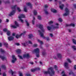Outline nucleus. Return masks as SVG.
<instances>
[{
	"label": "nucleus",
	"mask_w": 76,
	"mask_h": 76,
	"mask_svg": "<svg viewBox=\"0 0 76 76\" xmlns=\"http://www.w3.org/2000/svg\"><path fill=\"white\" fill-rule=\"evenodd\" d=\"M51 72L53 75H54V73H55V72L52 67H50L49 68H48V71L44 72V73L45 75H47L48 74L50 75V74H51Z\"/></svg>",
	"instance_id": "obj_1"
},
{
	"label": "nucleus",
	"mask_w": 76,
	"mask_h": 76,
	"mask_svg": "<svg viewBox=\"0 0 76 76\" xmlns=\"http://www.w3.org/2000/svg\"><path fill=\"white\" fill-rule=\"evenodd\" d=\"M38 31L40 35H41V37H43L44 39L46 38L47 39L46 40L47 41H49V38L48 37L47 38H46V37H45L44 36V34L43 33H42L41 32V31L39 30H38Z\"/></svg>",
	"instance_id": "obj_2"
},
{
	"label": "nucleus",
	"mask_w": 76,
	"mask_h": 76,
	"mask_svg": "<svg viewBox=\"0 0 76 76\" xmlns=\"http://www.w3.org/2000/svg\"><path fill=\"white\" fill-rule=\"evenodd\" d=\"M65 10L66 12V13L63 14L64 16H67L68 15H69V9H67V8H66Z\"/></svg>",
	"instance_id": "obj_3"
},
{
	"label": "nucleus",
	"mask_w": 76,
	"mask_h": 76,
	"mask_svg": "<svg viewBox=\"0 0 76 76\" xmlns=\"http://www.w3.org/2000/svg\"><path fill=\"white\" fill-rule=\"evenodd\" d=\"M39 70H40V68H39L37 67L34 69H31V72H35V71Z\"/></svg>",
	"instance_id": "obj_4"
},
{
	"label": "nucleus",
	"mask_w": 76,
	"mask_h": 76,
	"mask_svg": "<svg viewBox=\"0 0 76 76\" xmlns=\"http://www.w3.org/2000/svg\"><path fill=\"white\" fill-rule=\"evenodd\" d=\"M39 28L41 29L42 32H44V31H45V30L44 29V28H43V25L39 24Z\"/></svg>",
	"instance_id": "obj_5"
},
{
	"label": "nucleus",
	"mask_w": 76,
	"mask_h": 76,
	"mask_svg": "<svg viewBox=\"0 0 76 76\" xmlns=\"http://www.w3.org/2000/svg\"><path fill=\"white\" fill-rule=\"evenodd\" d=\"M34 51L35 52L36 54L39 53V49H38V48H37L34 50Z\"/></svg>",
	"instance_id": "obj_6"
},
{
	"label": "nucleus",
	"mask_w": 76,
	"mask_h": 76,
	"mask_svg": "<svg viewBox=\"0 0 76 76\" xmlns=\"http://www.w3.org/2000/svg\"><path fill=\"white\" fill-rule=\"evenodd\" d=\"M66 27L68 26H73V27H75V24L73 23H71L70 24H66Z\"/></svg>",
	"instance_id": "obj_7"
},
{
	"label": "nucleus",
	"mask_w": 76,
	"mask_h": 76,
	"mask_svg": "<svg viewBox=\"0 0 76 76\" xmlns=\"http://www.w3.org/2000/svg\"><path fill=\"white\" fill-rule=\"evenodd\" d=\"M23 58H29V57H30V56H29V54H27L24 55L23 56Z\"/></svg>",
	"instance_id": "obj_8"
},
{
	"label": "nucleus",
	"mask_w": 76,
	"mask_h": 76,
	"mask_svg": "<svg viewBox=\"0 0 76 76\" xmlns=\"http://www.w3.org/2000/svg\"><path fill=\"white\" fill-rule=\"evenodd\" d=\"M15 10H13L12 12L10 14H9V16H12V15H13L15 13Z\"/></svg>",
	"instance_id": "obj_9"
},
{
	"label": "nucleus",
	"mask_w": 76,
	"mask_h": 76,
	"mask_svg": "<svg viewBox=\"0 0 76 76\" xmlns=\"http://www.w3.org/2000/svg\"><path fill=\"white\" fill-rule=\"evenodd\" d=\"M14 39V37L13 36H11L8 37V39L9 41H12Z\"/></svg>",
	"instance_id": "obj_10"
},
{
	"label": "nucleus",
	"mask_w": 76,
	"mask_h": 76,
	"mask_svg": "<svg viewBox=\"0 0 76 76\" xmlns=\"http://www.w3.org/2000/svg\"><path fill=\"white\" fill-rule=\"evenodd\" d=\"M22 35H23V33H21L20 35H18V34H17L16 36V38H20Z\"/></svg>",
	"instance_id": "obj_11"
},
{
	"label": "nucleus",
	"mask_w": 76,
	"mask_h": 76,
	"mask_svg": "<svg viewBox=\"0 0 76 76\" xmlns=\"http://www.w3.org/2000/svg\"><path fill=\"white\" fill-rule=\"evenodd\" d=\"M9 73H11L12 76H13V74L15 73V72H13L12 69H11L10 71H9Z\"/></svg>",
	"instance_id": "obj_12"
},
{
	"label": "nucleus",
	"mask_w": 76,
	"mask_h": 76,
	"mask_svg": "<svg viewBox=\"0 0 76 76\" xmlns=\"http://www.w3.org/2000/svg\"><path fill=\"white\" fill-rule=\"evenodd\" d=\"M57 56L58 58H61V55L60 53H58L57 54Z\"/></svg>",
	"instance_id": "obj_13"
},
{
	"label": "nucleus",
	"mask_w": 76,
	"mask_h": 76,
	"mask_svg": "<svg viewBox=\"0 0 76 76\" xmlns=\"http://www.w3.org/2000/svg\"><path fill=\"white\" fill-rule=\"evenodd\" d=\"M0 58H1V59H2V60H6L7 59L6 58V57H5L3 56H0Z\"/></svg>",
	"instance_id": "obj_14"
},
{
	"label": "nucleus",
	"mask_w": 76,
	"mask_h": 76,
	"mask_svg": "<svg viewBox=\"0 0 76 76\" xmlns=\"http://www.w3.org/2000/svg\"><path fill=\"white\" fill-rule=\"evenodd\" d=\"M64 66L66 68H68V63L67 62L65 63L64 64Z\"/></svg>",
	"instance_id": "obj_15"
},
{
	"label": "nucleus",
	"mask_w": 76,
	"mask_h": 76,
	"mask_svg": "<svg viewBox=\"0 0 76 76\" xmlns=\"http://www.w3.org/2000/svg\"><path fill=\"white\" fill-rule=\"evenodd\" d=\"M26 4L28 6H30V8H32V5H31V4L30 3H27Z\"/></svg>",
	"instance_id": "obj_16"
},
{
	"label": "nucleus",
	"mask_w": 76,
	"mask_h": 76,
	"mask_svg": "<svg viewBox=\"0 0 76 76\" xmlns=\"http://www.w3.org/2000/svg\"><path fill=\"white\" fill-rule=\"evenodd\" d=\"M18 54H20L21 53V50L20 49H18L16 51Z\"/></svg>",
	"instance_id": "obj_17"
},
{
	"label": "nucleus",
	"mask_w": 76,
	"mask_h": 76,
	"mask_svg": "<svg viewBox=\"0 0 76 76\" xmlns=\"http://www.w3.org/2000/svg\"><path fill=\"white\" fill-rule=\"evenodd\" d=\"M17 6V5H15L14 6H12L11 8L12 10H13V9H14V10H16V8Z\"/></svg>",
	"instance_id": "obj_18"
},
{
	"label": "nucleus",
	"mask_w": 76,
	"mask_h": 76,
	"mask_svg": "<svg viewBox=\"0 0 76 76\" xmlns=\"http://www.w3.org/2000/svg\"><path fill=\"white\" fill-rule=\"evenodd\" d=\"M29 38L31 39V38H32V37H34L33 35L32 34H30L28 35Z\"/></svg>",
	"instance_id": "obj_19"
},
{
	"label": "nucleus",
	"mask_w": 76,
	"mask_h": 76,
	"mask_svg": "<svg viewBox=\"0 0 76 76\" xmlns=\"http://www.w3.org/2000/svg\"><path fill=\"white\" fill-rule=\"evenodd\" d=\"M1 67L2 69H4V70H6V66L5 65H2Z\"/></svg>",
	"instance_id": "obj_20"
},
{
	"label": "nucleus",
	"mask_w": 76,
	"mask_h": 76,
	"mask_svg": "<svg viewBox=\"0 0 76 76\" xmlns=\"http://www.w3.org/2000/svg\"><path fill=\"white\" fill-rule=\"evenodd\" d=\"M25 22H26V24L27 26H29V23H28V21L27 20H25Z\"/></svg>",
	"instance_id": "obj_21"
},
{
	"label": "nucleus",
	"mask_w": 76,
	"mask_h": 76,
	"mask_svg": "<svg viewBox=\"0 0 76 76\" xmlns=\"http://www.w3.org/2000/svg\"><path fill=\"white\" fill-rule=\"evenodd\" d=\"M20 16H19L18 17L19 18H25V16L24 15L21 14L20 15Z\"/></svg>",
	"instance_id": "obj_22"
},
{
	"label": "nucleus",
	"mask_w": 76,
	"mask_h": 76,
	"mask_svg": "<svg viewBox=\"0 0 76 76\" xmlns=\"http://www.w3.org/2000/svg\"><path fill=\"white\" fill-rule=\"evenodd\" d=\"M69 75H72L73 76H75V74L72 71H71L69 73Z\"/></svg>",
	"instance_id": "obj_23"
},
{
	"label": "nucleus",
	"mask_w": 76,
	"mask_h": 76,
	"mask_svg": "<svg viewBox=\"0 0 76 76\" xmlns=\"http://www.w3.org/2000/svg\"><path fill=\"white\" fill-rule=\"evenodd\" d=\"M0 52H1V53H5V51L3 50V49L1 48L0 49Z\"/></svg>",
	"instance_id": "obj_24"
},
{
	"label": "nucleus",
	"mask_w": 76,
	"mask_h": 76,
	"mask_svg": "<svg viewBox=\"0 0 76 76\" xmlns=\"http://www.w3.org/2000/svg\"><path fill=\"white\" fill-rule=\"evenodd\" d=\"M51 11L52 12H53V13H56L57 12V10L54 9H51Z\"/></svg>",
	"instance_id": "obj_25"
},
{
	"label": "nucleus",
	"mask_w": 76,
	"mask_h": 76,
	"mask_svg": "<svg viewBox=\"0 0 76 76\" xmlns=\"http://www.w3.org/2000/svg\"><path fill=\"white\" fill-rule=\"evenodd\" d=\"M7 34L8 36H10V31H8L7 32Z\"/></svg>",
	"instance_id": "obj_26"
},
{
	"label": "nucleus",
	"mask_w": 76,
	"mask_h": 76,
	"mask_svg": "<svg viewBox=\"0 0 76 76\" xmlns=\"http://www.w3.org/2000/svg\"><path fill=\"white\" fill-rule=\"evenodd\" d=\"M35 17H34L33 20L32 21L33 25H34V23H35Z\"/></svg>",
	"instance_id": "obj_27"
},
{
	"label": "nucleus",
	"mask_w": 76,
	"mask_h": 76,
	"mask_svg": "<svg viewBox=\"0 0 76 76\" xmlns=\"http://www.w3.org/2000/svg\"><path fill=\"white\" fill-rule=\"evenodd\" d=\"M63 6H64V4H62L61 5H60L59 7L62 10H63Z\"/></svg>",
	"instance_id": "obj_28"
},
{
	"label": "nucleus",
	"mask_w": 76,
	"mask_h": 76,
	"mask_svg": "<svg viewBox=\"0 0 76 76\" xmlns=\"http://www.w3.org/2000/svg\"><path fill=\"white\" fill-rule=\"evenodd\" d=\"M47 9H44V12H45V14H46V15H47V14H48V12L47 11Z\"/></svg>",
	"instance_id": "obj_29"
},
{
	"label": "nucleus",
	"mask_w": 76,
	"mask_h": 76,
	"mask_svg": "<svg viewBox=\"0 0 76 76\" xmlns=\"http://www.w3.org/2000/svg\"><path fill=\"white\" fill-rule=\"evenodd\" d=\"M17 60V59L16 58H15V59H13L12 60V62L13 63H14L15 62V61H16Z\"/></svg>",
	"instance_id": "obj_30"
},
{
	"label": "nucleus",
	"mask_w": 76,
	"mask_h": 76,
	"mask_svg": "<svg viewBox=\"0 0 76 76\" xmlns=\"http://www.w3.org/2000/svg\"><path fill=\"white\" fill-rule=\"evenodd\" d=\"M34 15H37V12L36 11V10H34Z\"/></svg>",
	"instance_id": "obj_31"
},
{
	"label": "nucleus",
	"mask_w": 76,
	"mask_h": 76,
	"mask_svg": "<svg viewBox=\"0 0 76 76\" xmlns=\"http://www.w3.org/2000/svg\"><path fill=\"white\" fill-rule=\"evenodd\" d=\"M4 45L7 48V46H8V44L6 43H5L4 44Z\"/></svg>",
	"instance_id": "obj_32"
},
{
	"label": "nucleus",
	"mask_w": 76,
	"mask_h": 76,
	"mask_svg": "<svg viewBox=\"0 0 76 76\" xmlns=\"http://www.w3.org/2000/svg\"><path fill=\"white\" fill-rule=\"evenodd\" d=\"M38 41L39 42H40V44L42 45L43 44V42L42 41H40V40H38Z\"/></svg>",
	"instance_id": "obj_33"
},
{
	"label": "nucleus",
	"mask_w": 76,
	"mask_h": 76,
	"mask_svg": "<svg viewBox=\"0 0 76 76\" xmlns=\"http://www.w3.org/2000/svg\"><path fill=\"white\" fill-rule=\"evenodd\" d=\"M72 41L73 42V43H74L75 44H76V40H75L74 39H73Z\"/></svg>",
	"instance_id": "obj_34"
},
{
	"label": "nucleus",
	"mask_w": 76,
	"mask_h": 76,
	"mask_svg": "<svg viewBox=\"0 0 76 76\" xmlns=\"http://www.w3.org/2000/svg\"><path fill=\"white\" fill-rule=\"evenodd\" d=\"M44 7L45 8V9H47V8H48V5L46 4L45 5Z\"/></svg>",
	"instance_id": "obj_35"
},
{
	"label": "nucleus",
	"mask_w": 76,
	"mask_h": 76,
	"mask_svg": "<svg viewBox=\"0 0 76 76\" xmlns=\"http://www.w3.org/2000/svg\"><path fill=\"white\" fill-rule=\"evenodd\" d=\"M47 28H48V29L49 31H50V30L52 29L51 27L49 26H48Z\"/></svg>",
	"instance_id": "obj_36"
},
{
	"label": "nucleus",
	"mask_w": 76,
	"mask_h": 76,
	"mask_svg": "<svg viewBox=\"0 0 76 76\" xmlns=\"http://www.w3.org/2000/svg\"><path fill=\"white\" fill-rule=\"evenodd\" d=\"M24 10L25 12H27V9H26V7H25L24 8Z\"/></svg>",
	"instance_id": "obj_37"
},
{
	"label": "nucleus",
	"mask_w": 76,
	"mask_h": 76,
	"mask_svg": "<svg viewBox=\"0 0 76 76\" xmlns=\"http://www.w3.org/2000/svg\"><path fill=\"white\" fill-rule=\"evenodd\" d=\"M38 19L39 20H41V16L40 15H38Z\"/></svg>",
	"instance_id": "obj_38"
},
{
	"label": "nucleus",
	"mask_w": 76,
	"mask_h": 76,
	"mask_svg": "<svg viewBox=\"0 0 76 76\" xmlns=\"http://www.w3.org/2000/svg\"><path fill=\"white\" fill-rule=\"evenodd\" d=\"M72 48L74 50H76V47L75 46H72Z\"/></svg>",
	"instance_id": "obj_39"
},
{
	"label": "nucleus",
	"mask_w": 76,
	"mask_h": 76,
	"mask_svg": "<svg viewBox=\"0 0 76 76\" xmlns=\"http://www.w3.org/2000/svg\"><path fill=\"white\" fill-rule=\"evenodd\" d=\"M15 24L17 26H19V25L18 24V23L16 21H15Z\"/></svg>",
	"instance_id": "obj_40"
},
{
	"label": "nucleus",
	"mask_w": 76,
	"mask_h": 76,
	"mask_svg": "<svg viewBox=\"0 0 76 76\" xmlns=\"http://www.w3.org/2000/svg\"><path fill=\"white\" fill-rule=\"evenodd\" d=\"M59 28V27H58V26H55V27H53V29H58Z\"/></svg>",
	"instance_id": "obj_41"
},
{
	"label": "nucleus",
	"mask_w": 76,
	"mask_h": 76,
	"mask_svg": "<svg viewBox=\"0 0 76 76\" xmlns=\"http://www.w3.org/2000/svg\"><path fill=\"white\" fill-rule=\"evenodd\" d=\"M3 31H4V32H7L8 31L7 28H4L3 29Z\"/></svg>",
	"instance_id": "obj_42"
},
{
	"label": "nucleus",
	"mask_w": 76,
	"mask_h": 76,
	"mask_svg": "<svg viewBox=\"0 0 76 76\" xmlns=\"http://www.w3.org/2000/svg\"><path fill=\"white\" fill-rule=\"evenodd\" d=\"M26 43H22V44L23 45V46H24V47H26Z\"/></svg>",
	"instance_id": "obj_43"
},
{
	"label": "nucleus",
	"mask_w": 76,
	"mask_h": 76,
	"mask_svg": "<svg viewBox=\"0 0 76 76\" xmlns=\"http://www.w3.org/2000/svg\"><path fill=\"white\" fill-rule=\"evenodd\" d=\"M18 56L19 57V58L20 59H23V58H22V56H20V55H18Z\"/></svg>",
	"instance_id": "obj_44"
},
{
	"label": "nucleus",
	"mask_w": 76,
	"mask_h": 76,
	"mask_svg": "<svg viewBox=\"0 0 76 76\" xmlns=\"http://www.w3.org/2000/svg\"><path fill=\"white\" fill-rule=\"evenodd\" d=\"M11 26L12 28H14V29H15L16 28H17V27H16V26Z\"/></svg>",
	"instance_id": "obj_45"
},
{
	"label": "nucleus",
	"mask_w": 76,
	"mask_h": 76,
	"mask_svg": "<svg viewBox=\"0 0 76 76\" xmlns=\"http://www.w3.org/2000/svg\"><path fill=\"white\" fill-rule=\"evenodd\" d=\"M58 20H59V21H60V22H63V20H62V19H61V18H59Z\"/></svg>",
	"instance_id": "obj_46"
},
{
	"label": "nucleus",
	"mask_w": 76,
	"mask_h": 76,
	"mask_svg": "<svg viewBox=\"0 0 76 76\" xmlns=\"http://www.w3.org/2000/svg\"><path fill=\"white\" fill-rule=\"evenodd\" d=\"M45 54H46V52H43L42 53V55H43V56H45Z\"/></svg>",
	"instance_id": "obj_47"
},
{
	"label": "nucleus",
	"mask_w": 76,
	"mask_h": 76,
	"mask_svg": "<svg viewBox=\"0 0 76 76\" xmlns=\"http://www.w3.org/2000/svg\"><path fill=\"white\" fill-rule=\"evenodd\" d=\"M54 67L56 70H57V66L56 65H55L54 66Z\"/></svg>",
	"instance_id": "obj_48"
},
{
	"label": "nucleus",
	"mask_w": 76,
	"mask_h": 76,
	"mask_svg": "<svg viewBox=\"0 0 76 76\" xmlns=\"http://www.w3.org/2000/svg\"><path fill=\"white\" fill-rule=\"evenodd\" d=\"M12 58L13 60H15V58H15V56L14 55L12 56Z\"/></svg>",
	"instance_id": "obj_49"
},
{
	"label": "nucleus",
	"mask_w": 76,
	"mask_h": 76,
	"mask_svg": "<svg viewBox=\"0 0 76 76\" xmlns=\"http://www.w3.org/2000/svg\"><path fill=\"white\" fill-rule=\"evenodd\" d=\"M33 47H37V44H34L32 46Z\"/></svg>",
	"instance_id": "obj_50"
},
{
	"label": "nucleus",
	"mask_w": 76,
	"mask_h": 76,
	"mask_svg": "<svg viewBox=\"0 0 76 76\" xmlns=\"http://www.w3.org/2000/svg\"><path fill=\"white\" fill-rule=\"evenodd\" d=\"M39 53H36V56H37V57H39Z\"/></svg>",
	"instance_id": "obj_51"
},
{
	"label": "nucleus",
	"mask_w": 76,
	"mask_h": 76,
	"mask_svg": "<svg viewBox=\"0 0 76 76\" xmlns=\"http://www.w3.org/2000/svg\"><path fill=\"white\" fill-rule=\"evenodd\" d=\"M17 10L18 12H20L21 11V10H20V9L19 8V7H17Z\"/></svg>",
	"instance_id": "obj_52"
},
{
	"label": "nucleus",
	"mask_w": 76,
	"mask_h": 76,
	"mask_svg": "<svg viewBox=\"0 0 76 76\" xmlns=\"http://www.w3.org/2000/svg\"><path fill=\"white\" fill-rule=\"evenodd\" d=\"M20 19V20L21 21V23H23V20L21 18H19Z\"/></svg>",
	"instance_id": "obj_53"
},
{
	"label": "nucleus",
	"mask_w": 76,
	"mask_h": 76,
	"mask_svg": "<svg viewBox=\"0 0 76 76\" xmlns=\"http://www.w3.org/2000/svg\"><path fill=\"white\" fill-rule=\"evenodd\" d=\"M67 60L68 61V62H69V63H71V61H70V60L69 59H67Z\"/></svg>",
	"instance_id": "obj_54"
},
{
	"label": "nucleus",
	"mask_w": 76,
	"mask_h": 76,
	"mask_svg": "<svg viewBox=\"0 0 76 76\" xmlns=\"http://www.w3.org/2000/svg\"><path fill=\"white\" fill-rule=\"evenodd\" d=\"M49 23H50V24L53 23V22L52 21H50L49 22Z\"/></svg>",
	"instance_id": "obj_55"
},
{
	"label": "nucleus",
	"mask_w": 76,
	"mask_h": 76,
	"mask_svg": "<svg viewBox=\"0 0 76 76\" xmlns=\"http://www.w3.org/2000/svg\"><path fill=\"white\" fill-rule=\"evenodd\" d=\"M15 45H16L17 46H19V45H20V44L18 43H15Z\"/></svg>",
	"instance_id": "obj_56"
},
{
	"label": "nucleus",
	"mask_w": 76,
	"mask_h": 76,
	"mask_svg": "<svg viewBox=\"0 0 76 76\" xmlns=\"http://www.w3.org/2000/svg\"><path fill=\"white\" fill-rule=\"evenodd\" d=\"M3 76H6V74L5 72H4L3 74Z\"/></svg>",
	"instance_id": "obj_57"
},
{
	"label": "nucleus",
	"mask_w": 76,
	"mask_h": 76,
	"mask_svg": "<svg viewBox=\"0 0 76 76\" xmlns=\"http://www.w3.org/2000/svg\"><path fill=\"white\" fill-rule=\"evenodd\" d=\"M74 68L75 70H76V65H74Z\"/></svg>",
	"instance_id": "obj_58"
},
{
	"label": "nucleus",
	"mask_w": 76,
	"mask_h": 76,
	"mask_svg": "<svg viewBox=\"0 0 76 76\" xmlns=\"http://www.w3.org/2000/svg\"><path fill=\"white\" fill-rule=\"evenodd\" d=\"M28 42L29 43V44H32V42L31 41H28Z\"/></svg>",
	"instance_id": "obj_59"
},
{
	"label": "nucleus",
	"mask_w": 76,
	"mask_h": 76,
	"mask_svg": "<svg viewBox=\"0 0 76 76\" xmlns=\"http://www.w3.org/2000/svg\"><path fill=\"white\" fill-rule=\"evenodd\" d=\"M5 3H10V1H6L5 2Z\"/></svg>",
	"instance_id": "obj_60"
},
{
	"label": "nucleus",
	"mask_w": 76,
	"mask_h": 76,
	"mask_svg": "<svg viewBox=\"0 0 76 76\" xmlns=\"http://www.w3.org/2000/svg\"><path fill=\"white\" fill-rule=\"evenodd\" d=\"M26 31H24L23 32V33H22V34H22L23 35H24V34H26Z\"/></svg>",
	"instance_id": "obj_61"
},
{
	"label": "nucleus",
	"mask_w": 76,
	"mask_h": 76,
	"mask_svg": "<svg viewBox=\"0 0 76 76\" xmlns=\"http://www.w3.org/2000/svg\"><path fill=\"white\" fill-rule=\"evenodd\" d=\"M50 35L51 37H53V34H50Z\"/></svg>",
	"instance_id": "obj_62"
},
{
	"label": "nucleus",
	"mask_w": 76,
	"mask_h": 76,
	"mask_svg": "<svg viewBox=\"0 0 76 76\" xmlns=\"http://www.w3.org/2000/svg\"><path fill=\"white\" fill-rule=\"evenodd\" d=\"M27 76H31V74H28L27 75Z\"/></svg>",
	"instance_id": "obj_63"
},
{
	"label": "nucleus",
	"mask_w": 76,
	"mask_h": 76,
	"mask_svg": "<svg viewBox=\"0 0 76 76\" xmlns=\"http://www.w3.org/2000/svg\"><path fill=\"white\" fill-rule=\"evenodd\" d=\"M22 74L21 73L20 74V76H23Z\"/></svg>",
	"instance_id": "obj_64"
}]
</instances>
